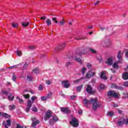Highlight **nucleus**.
Returning <instances> with one entry per match:
<instances>
[{"label":"nucleus","mask_w":128,"mask_h":128,"mask_svg":"<svg viewBox=\"0 0 128 128\" xmlns=\"http://www.w3.org/2000/svg\"><path fill=\"white\" fill-rule=\"evenodd\" d=\"M83 104H84L86 106H88V104H92V108L94 110H96L98 108H100L102 106V103L98 102V98H92L90 100H88L87 99H84L83 100Z\"/></svg>","instance_id":"obj_1"},{"label":"nucleus","mask_w":128,"mask_h":128,"mask_svg":"<svg viewBox=\"0 0 128 128\" xmlns=\"http://www.w3.org/2000/svg\"><path fill=\"white\" fill-rule=\"evenodd\" d=\"M124 54V51H119L118 52V54L117 56V58L119 60V61L117 62H114L113 64V68H118V64H122V56Z\"/></svg>","instance_id":"obj_2"},{"label":"nucleus","mask_w":128,"mask_h":128,"mask_svg":"<svg viewBox=\"0 0 128 128\" xmlns=\"http://www.w3.org/2000/svg\"><path fill=\"white\" fill-rule=\"evenodd\" d=\"M108 96H112V98H118L120 96V93L115 92L114 91H109L108 92Z\"/></svg>","instance_id":"obj_3"},{"label":"nucleus","mask_w":128,"mask_h":128,"mask_svg":"<svg viewBox=\"0 0 128 128\" xmlns=\"http://www.w3.org/2000/svg\"><path fill=\"white\" fill-rule=\"evenodd\" d=\"M70 124L74 126V128H78V121L76 118H74L70 122Z\"/></svg>","instance_id":"obj_4"},{"label":"nucleus","mask_w":128,"mask_h":128,"mask_svg":"<svg viewBox=\"0 0 128 128\" xmlns=\"http://www.w3.org/2000/svg\"><path fill=\"white\" fill-rule=\"evenodd\" d=\"M124 124V118L122 117L118 120L117 126H122Z\"/></svg>","instance_id":"obj_5"},{"label":"nucleus","mask_w":128,"mask_h":128,"mask_svg":"<svg viewBox=\"0 0 128 128\" xmlns=\"http://www.w3.org/2000/svg\"><path fill=\"white\" fill-rule=\"evenodd\" d=\"M52 111H48L45 115V116L44 118L45 122H46L48 120H50V118H52Z\"/></svg>","instance_id":"obj_6"},{"label":"nucleus","mask_w":128,"mask_h":128,"mask_svg":"<svg viewBox=\"0 0 128 128\" xmlns=\"http://www.w3.org/2000/svg\"><path fill=\"white\" fill-rule=\"evenodd\" d=\"M32 126L34 128L37 124H40V120H37L36 118H32Z\"/></svg>","instance_id":"obj_7"},{"label":"nucleus","mask_w":128,"mask_h":128,"mask_svg":"<svg viewBox=\"0 0 128 128\" xmlns=\"http://www.w3.org/2000/svg\"><path fill=\"white\" fill-rule=\"evenodd\" d=\"M86 90L88 94H96V91L92 90V88L90 85H87Z\"/></svg>","instance_id":"obj_8"},{"label":"nucleus","mask_w":128,"mask_h":128,"mask_svg":"<svg viewBox=\"0 0 128 128\" xmlns=\"http://www.w3.org/2000/svg\"><path fill=\"white\" fill-rule=\"evenodd\" d=\"M78 56H80V54H78V52H77L75 54V60L76 62H79V64H82V60L80 58H78Z\"/></svg>","instance_id":"obj_9"},{"label":"nucleus","mask_w":128,"mask_h":128,"mask_svg":"<svg viewBox=\"0 0 128 128\" xmlns=\"http://www.w3.org/2000/svg\"><path fill=\"white\" fill-rule=\"evenodd\" d=\"M96 72H88L86 76V78H92V76H95Z\"/></svg>","instance_id":"obj_10"},{"label":"nucleus","mask_w":128,"mask_h":128,"mask_svg":"<svg viewBox=\"0 0 128 128\" xmlns=\"http://www.w3.org/2000/svg\"><path fill=\"white\" fill-rule=\"evenodd\" d=\"M62 86L66 88H68L70 86V84L68 80H65L62 82Z\"/></svg>","instance_id":"obj_11"},{"label":"nucleus","mask_w":128,"mask_h":128,"mask_svg":"<svg viewBox=\"0 0 128 128\" xmlns=\"http://www.w3.org/2000/svg\"><path fill=\"white\" fill-rule=\"evenodd\" d=\"M60 110L64 114H70V110H68V108L64 107H61Z\"/></svg>","instance_id":"obj_12"},{"label":"nucleus","mask_w":128,"mask_h":128,"mask_svg":"<svg viewBox=\"0 0 128 128\" xmlns=\"http://www.w3.org/2000/svg\"><path fill=\"white\" fill-rule=\"evenodd\" d=\"M66 43H62L60 44L56 48V50H62L66 48Z\"/></svg>","instance_id":"obj_13"},{"label":"nucleus","mask_w":128,"mask_h":128,"mask_svg":"<svg viewBox=\"0 0 128 128\" xmlns=\"http://www.w3.org/2000/svg\"><path fill=\"white\" fill-rule=\"evenodd\" d=\"M88 48H85L83 49L81 51V52H80L78 50H77L76 52H78V54H79V56H82V54H86V52H88Z\"/></svg>","instance_id":"obj_14"},{"label":"nucleus","mask_w":128,"mask_h":128,"mask_svg":"<svg viewBox=\"0 0 128 128\" xmlns=\"http://www.w3.org/2000/svg\"><path fill=\"white\" fill-rule=\"evenodd\" d=\"M10 94V90L8 91L6 90H2L0 93V96H2L4 99L6 98V97L4 96H8Z\"/></svg>","instance_id":"obj_15"},{"label":"nucleus","mask_w":128,"mask_h":128,"mask_svg":"<svg viewBox=\"0 0 128 128\" xmlns=\"http://www.w3.org/2000/svg\"><path fill=\"white\" fill-rule=\"evenodd\" d=\"M112 88H116V90H122L124 89V88L122 86H118L116 84H112L111 85Z\"/></svg>","instance_id":"obj_16"},{"label":"nucleus","mask_w":128,"mask_h":128,"mask_svg":"<svg viewBox=\"0 0 128 128\" xmlns=\"http://www.w3.org/2000/svg\"><path fill=\"white\" fill-rule=\"evenodd\" d=\"M52 118H53V120H50V122H49L50 124H51V125H52L54 124V122H58V118L56 116H53Z\"/></svg>","instance_id":"obj_17"},{"label":"nucleus","mask_w":128,"mask_h":128,"mask_svg":"<svg viewBox=\"0 0 128 128\" xmlns=\"http://www.w3.org/2000/svg\"><path fill=\"white\" fill-rule=\"evenodd\" d=\"M113 58L112 57H110L108 58L107 60V61L106 62V64H108V66H112V62H113Z\"/></svg>","instance_id":"obj_18"},{"label":"nucleus","mask_w":128,"mask_h":128,"mask_svg":"<svg viewBox=\"0 0 128 128\" xmlns=\"http://www.w3.org/2000/svg\"><path fill=\"white\" fill-rule=\"evenodd\" d=\"M100 78L102 80H108V78L106 77V72H104V71H102L101 72Z\"/></svg>","instance_id":"obj_19"},{"label":"nucleus","mask_w":128,"mask_h":128,"mask_svg":"<svg viewBox=\"0 0 128 128\" xmlns=\"http://www.w3.org/2000/svg\"><path fill=\"white\" fill-rule=\"evenodd\" d=\"M0 116H4L7 118H10V116H9L8 114L2 112H0Z\"/></svg>","instance_id":"obj_20"},{"label":"nucleus","mask_w":128,"mask_h":128,"mask_svg":"<svg viewBox=\"0 0 128 128\" xmlns=\"http://www.w3.org/2000/svg\"><path fill=\"white\" fill-rule=\"evenodd\" d=\"M110 44V40H107L106 42H102L101 43L102 46H108V44Z\"/></svg>","instance_id":"obj_21"},{"label":"nucleus","mask_w":128,"mask_h":128,"mask_svg":"<svg viewBox=\"0 0 128 128\" xmlns=\"http://www.w3.org/2000/svg\"><path fill=\"white\" fill-rule=\"evenodd\" d=\"M122 78L123 80H128V72H124L122 74Z\"/></svg>","instance_id":"obj_22"},{"label":"nucleus","mask_w":128,"mask_h":128,"mask_svg":"<svg viewBox=\"0 0 128 128\" xmlns=\"http://www.w3.org/2000/svg\"><path fill=\"white\" fill-rule=\"evenodd\" d=\"M32 104L34 103L30 100H28L27 103V106L28 108H31V106H32Z\"/></svg>","instance_id":"obj_23"},{"label":"nucleus","mask_w":128,"mask_h":128,"mask_svg":"<svg viewBox=\"0 0 128 128\" xmlns=\"http://www.w3.org/2000/svg\"><path fill=\"white\" fill-rule=\"evenodd\" d=\"M20 66H22V64H19L17 65H14L13 66H12L10 67V68H20Z\"/></svg>","instance_id":"obj_24"},{"label":"nucleus","mask_w":128,"mask_h":128,"mask_svg":"<svg viewBox=\"0 0 128 128\" xmlns=\"http://www.w3.org/2000/svg\"><path fill=\"white\" fill-rule=\"evenodd\" d=\"M86 72V67H83L81 70V72L82 74H84Z\"/></svg>","instance_id":"obj_25"},{"label":"nucleus","mask_w":128,"mask_h":128,"mask_svg":"<svg viewBox=\"0 0 128 128\" xmlns=\"http://www.w3.org/2000/svg\"><path fill=\"white\" fill-rule=\"evenodd\" d=\"M107 116H110V117L112 116H114V112L110 111L108 112Z\"/></svg>","instance_id":"obj_26"},{"label":"nucleus","mask_w":128,"mask_h":128,"mask_svg":"<svg viewBox=\"0 0 128 128\" xmlns=\"http://www.w3.org/2000/svg\"><path fill=\"white\" fill-rule=\"evenodd\" d=\"M88 50H90L92 54H96V51L92 48H88Z\"/></svg>","instance_id":"obj_27"},{"label":"nucleus","mask_w":128,"mask_h":128,"mask_svg":"<svg viewBox=\"0 0 128 128\" xmlns=\"http://www.w3.org/2000/svg\"><path fill=\"white\" fill-rule=\"evenodd\" d=\"M96 58L100 62H102V56H100V54L97 55Z\"/></svg>","instance_id":"obj_28"},{"label":"nucleus","mask_w":128,"mask_h":128,"mask_svg":"<svg viewBox=\"0 0 128 128\" xmlns=\"http://www.w3.org/2000/svg\"><path fill=\"white\" fill-rule=\"evenodd\" d=\"M33 74H38V68H35L32 70Z\"/></svg>","instance_id":"obj_29"},{"label":"nucleus","mask_w":128,"mask_h":128,"mask_svg":"<svg viewBox=\"0 0 128 128\" xmlns=\"http://www.w3.org/2000/svg\"><path fill=\"white\" fill-rule=\"evenodd\" d=\"M8 108L10 110H12L15 108L16 106H14V105H10L9 106Z\"/></svg>","instance_id":"obj_30"},{"label":"nucleus","mask_w":128,"mask_h":128,"mask_svg":"<svg viewBox=\"0 0 128 128\" xmlns=\"http://www.w3.org/2000/svg\"><path fill=\"white\" fill-rule=\"evenodd\" d=\"M46 24H47V26H50L52 24V21L50 20L47 19L46 20Z\"/></svg>","instance_id":"obj_31"},{"label":"nucleus","mask_w":128,"mask_h":128,"mask_svg":"<svg viewBox=\"0 0 128 128\" xmlns=\"http://www.w3.org/2000/svg\"><path fill=\"white\" fill-rule=\"evenodd\" d=\"M52 92H49L46 97L47 98H52Z\"/></svg>","instance_id":"obj_32"},{"label":"nucleus","mask_w":128,"mask_h":128,"mask_svg":"<svg viewBox=\"0 0 128 128\" xmlns=\"http://www.w3.org/2000/svg\"><path fill=\"white\" fill-rule=\"evenodd\" d=\"M38 98V97L36 96H32L31 98L32 100V102L34 103V100H36Z\"/></svg>","instance_id":"obj_33"},{"label":"nucleus","mask_w":128,"mask_h":128,"mask_svg":"<svg viewBox=\"0 0 128 128\" xmlns=\"http://www.w3.org/2000/svg\"><path fill=\"white\" fill-rule=\"evenodd\" d=\"M28 24H30L29 22H22V26H28Z\"/></svg>","instance_id":"obj_34"},{"label":"nucleus","mask_w":128,"mask_h":128,"mask_svg":"<svg viewBox=\"0 0 128 128\" xmlns=\"http://www.w3.org/2000/svg\"><path fill=\"white\" fill-rule=\"evenodd\" d=\"M82 88V85L78 86L76 87L77 92H80V90Z\"/></svg>","instance_id":"obj_35"},{"label":"nucleus","mask_w":128,"mask_h":128,"mask_svg":"<svg viewBox=\"0 0 128 128\" xmlns=\"http://www.w3.org/2000/svg\"><path fill=\"white\" fill-rule=\"evenodd\" d=\"M16 98L18 100L20 104H22V102H24V100H22V99L20 98V97L18 96L16 97Z\"/></svg>","instance_id":"obj_36"},{"label":"nucleus","mask_w":128,"mask_h":128,"mask_svg":"<svg viewBox=\"0 0 128 128\" xmlns=\"http://www.w3.org/2000/svg\"><path fill=\"white\" fill-rule=\"evenodd\" d=\"M124 124H126V126H128V118H124Z\"/></svg>","instance_id":"obj_37"},{"label":"nucleus","mask_w":128,"mask_h":128,"mask_svg":"<svg viewBox=\"0 0 128 128\" xmlns=\"http://www.w3.org/2000/svg\"><path fill=\"white\" fill-rule=\"evenodd\" d=\"M16 52H17V56H20L22 54V51L17 50Z\"/></svg>","instance_id":"obj_38"},{"label":"nucleus","mask_w":128,"mask_h":128,"mask_svg":"<svg viewBox=\"0 0 128 128\" xmlns=\"http://www.w3.org/2000/svg\"><path fill=\"white\" fill-rule=\"evenodd\" d=\"M23 96L24 98H30V96L29 94H23Z\"/></svg>","instance_id":"obj_39"},{"label":"nucleus","mask_w":128,"mask_h":128,"mask_svg":"<svg viewBox=\"0 0 128 128\" xmlns=\"http://www.w3.org/2000/svg\"><path fill=\"white\" fill-rule=\"evenodd\" d=\"M27 78L28 80L32 81V76H27Z\"/></svg>","instance_id":"obj_40"},{"label":"nucleus","mask_w":128,"mask_h":128,"mask_svg":"<svg viewBox=\"0 0 128 128\" xmlns=\"http://www.w3.org/2000/svg\"><path fill=\"white\" fill-rule=\"evenodd\" d=\"M28 48L30 50H36V46H28Z\"/></svg>","instance_id":"obj_41"},{"label":"nucleus","mask_w":128,"mask_h":128,"mask_svg":"<svg viewBox=\"0 0 128 128\" xmlns=\"http://www.w3.org/2000/svg\"><path fill=\"white\" fill-rule=\"evenodd\" d=\"M124 86H126V88H128V82H124L123 83Z\"/></svg>","instance_id":"obj_42"},{"label":"nucleus","mask_w":128,"mask_h":128,"mask_svg":"<svg viewBox=\"0 0 128 128\" xmlns=\"http://www.w3.org/2000/svg\"><path fill=\"white\" fill-rule=\"evenodd\" d=\"M18 24L17 23H12V26L13 28H18Z\"/></svg>","instance_id":"obj_43"},{"label":"nucleus","mask_w":128,"mask_h":128,"mask_svg":"<svg viewBox=\"0 0 128 128\" xmlns=\"http://www.w3.org/2000/svg\"><path fill=\"white\" fill-rule=\"evenodd\" d=\"M47 97L46 96H42L41 97V100H42L43 102H44V100H46L47 99Z\"/></svg>","instance_id":"obj_44"},{"label":"nucleus","mask_w":128,"mask_h":128,"mask_svg":"<svg viewBox=\"0 0 128 128\" xmlns=\"http://www.w3.org/2000/svg\"><path fill=\"white\" fill-rule=\"evenodd\" d=\"M14 98V96H12H12H8V100H13Z\"/></svg>","instance_id":"obj_45"},{"label":"nucleus","mask_w":128,"mask_h":128,"mask_svg":"<svg viewBox=\"0 0 128 128\" xmlns=\"http://www.w3.org/2000/svg\"><path fill=\"white\" fill-rule=\"evenodd\" d=\"M79 38H76V40H84L86 38L84 36H79Z\"/></svg>","instance_id":"obj_46"},{"label":"nucleus","mask_w":128,"mask_h":128,"mask_svg":"<svg viewBox=\"0 0 128 128\" xmlns=\"http://www.w3.org/2000/svg\"><path fill=\"white\" fill-rule=\"evenodd\" d=\"M6 124L8 126H10L12 124L10 123V120H6Z\"/></svg>","instance_id":"obj_47"},{"label":"nucleus","mask_w":128,"mask_h":128,"mask_svg":"<svg viewBox=\"0 0 128 128\" xmlns=\"http://www.w3.org/2000/svg\"><path fill=\"white\" fill-rule=\"evenodd\" d=\"M32 112H38V108H36V106H33L32 108Z\"/></svg>","instance_id":"obj_48"},{"label":"nucleus","mask_w":128,"mask_h":128,"mask_svg":"<svg viewBox=\"0 0 128 128\" xmlns=\"http://www.w3.org/2000/svg\"><path fill=\"white\" fill-rule=\"evenodd\" d=\"M82 80V79H78L74 82V84H78Z\"/></svg>","instance_id":"obj_49"},{"label":"nucleus","mask_w":128,"mask_h":128,"mask_svg":"<svg viewBox=\"0 0 128 128\" xmlns=\"http://www.w3.org/2000/svg\"><path fill=\"white\" fill-rule=\"evenodd\" d=\"M100 88H101V90H104V88H106V86L104 84H100Z\"/></svg>","instance_id":"obj_50"},{"label":"nucleus","mask_w":128,"mask_h":128,"mask_svg":"<svg viewBox=\"0 0 128 128\" xmlns=\"http://www.w3.org/2000/svg\"><path fill=\"white\" fill-rule=\"evenodd\" d=\"M16 76L14 74H13V76L12 77V80L14 82L16 81Z\"/></svg>","instance_id":"obj_51"},{"label":"nucleus","mask_w":128,"mask_h":128,"mask_svg":"<svg viewBox=\"0 0 128 128\" xmlns=\"http://www.w3.org/2000/svg\"><path fill=\"white\" fill-rule=\"evenodd\" d=\"M38 90H44V86H42V85L39 86Z\"/></svg>","instance_id":"obj_52"},{"label":"nucleus","mask_w":128,"mask_h":128,"mask_svg":"<svg viewBox=\"0 0 128 128\" xmlns=\"http://www.w3.org/2000/svg\"><path fill=\"white\" fill-rule=\"evenodd\" d=\"M86 66L87 68H90V69L92 68V64H90V63L87 64Z\"/></svg>","instance_id":"obj_53"},{"label":"nucleus","mask_w":128,"mask_h":128,"mask_svg":"<svg viewBox=\"0 0 128 128\" xmlns=\"http://www.w3.org/2000/svg\"><path fill=\"white\" fill-rule=\"evenodd\" d=\"M125 56L128 58V50H126L125 52Z\"/></svg>","instance_id":"obj_54"},{"label":"nucleus","mask_w":128,"mask_h":128,"mask_svg":"<svg viewBox=\"0 0 128 128\" xmlns=\"http://www.w3.org/2000/svg\"><path fill=\"white\" fill-rule=\"evenodd\" d=\"M50 84H52V82H50V80H46V84H48V86H50Z\"/></svg>","instance_id":"obj_55"},{"label":"nucleus","mask_w":128,"mask_h":128,"mask_svg":"<svg viewBox=\"0 0 128 128\" xmlns=\"http://www.w3.org/2000/svg\"><path fill=\"white\" fill-rule=\"evenodd\" d=\"M52 20H53V22H55V24H58V20H56V18H52Z\"/></svg>","instance_id":"obj_56"},{"label":"nucleus","mask_w":128,"mask_h":128,"mask_svg":"<svg viewBox=\"0 0 128 128\" xmlns=\"http://www.w3.org/2000/svg\"><path fill=\"white\" fill-rule=\"evenodd\" d=\"M60 26H64V20H62L59 22Z\"/></svg>","instance_id":"obj_57"},{"label":"nucleus","mask_w":128,"mask_h":128,"mask_svg":"<svg viewBox=\"0 0 128 128\" xmlns=\"http://www.w3.org/2000/svg\"><path fill=\"white\" fill-rule=\"evenodd\" d=\"M72 64V62H67L66 64V66H70Z\"/></svg>","instance_id":"obj_58"},{"label":"nucleus","mask_w":128,"mask_h":128,"mask_svg":"<svg viewBox=\"0 0 128 128\" xmlns=\"http://www.w3.org/2000/svg\"><path fill=\"white\" fill-rule=\"evenodd\" d=\"M30 107L27 106V108H26V112H30Z\"/></svg>","instance_id":"obj_59"},{"label":"nucleus","mask_w":128,"mask_h":128,"mask_svg":"<svg viewBox=\"0 0 128 128\" xmlns=\"http://www.w3.org/2000/svg\"><path fill=\"white\" fill-rule=\"evenodd\" d=\"M76 97L75 96H70L71 100H76Z\"/></svg>","instance_id":"obj_60"},{"label":"nucleus","mask_w":128,"mask_h":128,"mask_svg":"<svg viewBox=\"0 0 128 128\" xmlns=\"http://www.w3.org/2000/svg\"><path fill=\"white\" fill-rule=\"evenodd\" d=\"M46 16H43L40 17V20H46Z\"/></svg>","instance_id":"obj_61"},{"label":"nucleus","mask_w":128,"mask_h":128,"mask_svg":"<svg viewBox=\"0 0 128 128\" xmlns=\"http://www.w3.org/2000/svg\"><path fill=\"white\" fill-rule=\"evenodd\" d=\"M78 113L79 114H82V110H78Z\"/></svg>","instance_id":"obj_62"},{"label":"nucleus","mask_w":128,"mask_h":128,"mask_svg":"<svg viewBox=\"0 0 128 128\" xmlns=\"http://www.w3.org/2000/svg\"><path fill=\"white\" fill-rule=\"evenodd\" d=\"M28 91L26 90H24L23 94H26V92H28Z\"/></svg>","instance_id":"obj_63"},{"label":"nucleus","mask_w":128,"mask_h":128,"mask_svg":"<svg viewBox=\"0 0 128 128\" xmlns=\"http://www.w3.org/2000/svg\"><path fill=\"white\" fill-rule=\"evenodd\" d=\"M100 4V1H97L96 3H94V6H96V4Z\"/></svg>","instance_id":"obj_64"}]
</instances>
